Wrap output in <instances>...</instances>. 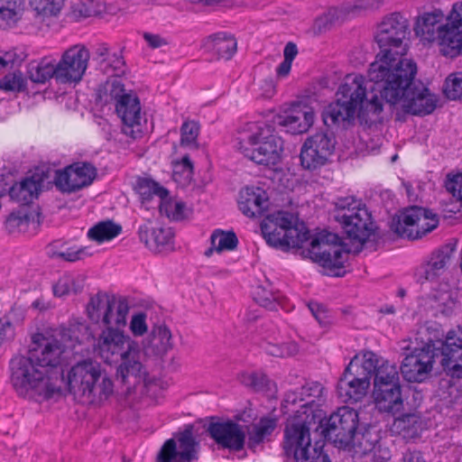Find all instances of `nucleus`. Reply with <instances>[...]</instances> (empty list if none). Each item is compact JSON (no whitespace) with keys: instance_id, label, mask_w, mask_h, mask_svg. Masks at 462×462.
Listing matches in <instances>:
<instances>
[{"instance_id":"obj_29","label":"nucleus","mask_w":462,"mask_h":462,"mask_svg":"<svg viewBox=\"0 0 462 462\" xmlns=\"http://www.w3.org/2000/svg\"><path fill=\"white\" fill-rule=\"evenodd\" d=\"M370 386L367 377L360 375V373L348 371L346 367L337 383V393L344 402H356L366 394Z\"/></svg>"},{"instance_id":"obj_45","label":"nucleus","mask_w":462,"mask_h":462,"mask_svg":"<svg viewBox=\"0 0 462 462\" xmlns=\"http://www.w3.org/2000/svg\"><path fill=\"white\" fill-rule=\"evenodd\" d=\"M122 231L120 225L111 220L102 221L91 227L88 232V236L97 243L110 241L116 237Z\"/></svg>"},{"instance_id":"obj_52","label":"nucleus","mask_w":462,"mask_h":462,"mask_svg":"<svg viewBox=\"0 0 462 462\" xmlns=\"http://www.w3.org/2000/svg\"><path fill=\"white\" fill-rule=\"evenodd\" d=\"M444 93L452 100L462 98V72L452 73L446 79Z\"/></svg>"},{"instance_id":"obj_64","label":"nucleus","mask_w":462,"mask_h":462,"mask_svg":"<svg viewBox=\"0 0 462 462\" xmlns=\"http://www.w3.org/2000/svg\"><path fill=\"white\" fill-rule=\"evenodd\" d=\"M91 10L88 8L85 5H77L73 6L71 11V15L76 20L89 17L91 16Z\"/></svg>"},{"instance_id":"obj_26","label":"nucleus","mask_w":462,"mask_h":462,"mask_svg":"<svg viewBox=\"0 0 462 462\" xmlns=\"http://www.w3.org/2000/svg\"><path fill=\"white\" fill-rule=\"evenodd\" d=\"M140 241L152 253L161 254L173 250L174 233L171 227L154 226L151 221L140 226Z\"/></svg>"},{"instance_id":"obj_39","label":"nucleus","mask_w":462,"mask_h":462,"mask_svg":"<svg viewBox=\"0 0 462 462\" xmlns=\"http://www.w3.org/2000/svg\"><path fill=\"white\" fill-rule=\"evenodd\" d=\"M211 48L219 59L230 60L236 51L237 42L234 36L220 32L211 37Z\"/></svg>"},{"instance_id":"obj_1","label":"nucleus","mask_w":462,"mask_h":462,"mask_svg":"<svg viewBox=\"0 0 462 462\" xmlns=\"http://www.w3.org/2000/svg\"><path fill=\"white\" fill-rule=\"evenodd\" d=\"M129 310L125 298L106 292L92 296L87 306L88 318L106 326L95 343V350L100 358L106 364H117L116 374L123 381L134 377L136 382L145 383L148 374L141 361V346L119 328L126 325Z\"/></svg>"},{"instance_id":"obj_51","label":"nucleus","mask_w":462,"mask_h":462,"mask_svg":"<svg viewBox=\"0 0 462 462\" xmlns=\"http://www.w3.org/2000/svg\"><path fill=\"white\" fill-rule=\"evenodd\" d=\"M101 67L106 74L119 78L125 73V61L120 54L113 53L101 60Z\"/></svg>"},{"instance_id":"obj_24","label":"nucleus","mask_w":462,"mask_h":462,"mask_svg":"<svg viewBox=\"0 0 462 462\" xmlns=\"http://www.w3.org/2000/svg\"><path fill=\"white\" fill-rule=\"evenodd\" d=\"M325 388L318 382H310L299 391L288 392L284 402L289 405H299L300 414H313L317 416L318 408L325 401Z\"/></svg>"},{"instance_id":"obj_11","label":"nucleus","mask_w":462,"mask_h":462,"mask_svg":"<svg viewBox=\"0 0 462 462\" xmlns=\"http://www.w3.org/2000/svg\"><path fill=\"white\" fill-rule=\"evenodd\" d=\"M373 399L381 412L394 414L402 409L403 399L396 365L386 364L377 371L374 379Z\"/></svg>"},{"instance_id":"obj_62","label":"nucleus","mask_w":462,"mask_h":462,"mask_svg":"<svg viewBox=\"0 0 462 462\" xmlns=\"http://www.w3.org/2000/svg\"><path fill=\"white\" fill-rule=\"evenodd\" d=\"M275 83L273 79H265L260 82L259 89L261 96L264 98H271L275 94Z\"/></svg>"},{"instance_id":"obj_21","label":"nucleus","mask_w":462,"mask_h":462,"mask_svg":"<svg viewBox=\"0 0 462 462\" xmlns=\"http://www.w3.org/2000/svg\"><path fill=\"white\" fill-rule=\"evenodd\" d=\"M439 354V362L453 376H462V328L448 332L444 341H434Z\"/></svg>"},{"instance_id":"obj_58","label":"nucleus","mask_w":462,"mask_h":462,"mask_svg":"<svg viewBox=\"0 0 462 462\" xmlns=\"http://www.w3.org/2000/svg\"><path fill=\"white\" fill-rule=\"evenodd\" d=\"M146 315L143 312L132 317L130 322V330L135 337H141L147 331Z\"/></svg>"},{"instance_id":"obj_55","label":"nucleus","mask_w":462,"mask_h":462,"mask_svg":"<svg viewBox=\"0 0 462 462\" xmlns=\"http://www.w3.org/2000/svg\"><path fill=\"white\" fill-rule=\"evenodd\" d=\"M199 132L198 123L185 122L181 126V144L189 147H197V138Z\"/></svg>"},{"instance_id":"obj_13","label":"nucleus","mask_w":462,"mask_h":462,"mask_svg":"<svg viewBox=\"0 0 462 462\" xmlns=\"http://www.w3.org/2000/svg\"><path fill=\"white\" fill-rule=\"evenodd\" d=\"M438 225L436 214L423 208L411 207L392 219L391 229L399 236L418 239L431 232Z\"/></svg>"},{"instance_id":"obj_16","label":"nucleus","mask_w":462,"mask_h":462,"mask_svg":"<svg viewBox=\"0 0 462 462\" xmlns=\"http://www.w3.org/2000/svg\"><path fill=\"white\" fill-rule=\"evenodd\" d=\"M90 55L83 45H74L68 49L56 65V81L61 84L79 83L88 68Z\"/></svg>"},{"instance_id":"obj_27","label":"nucleus","mask_w":462,"mask_h":462,"mask_svg":"<svg viewBox=\"0 0 462 462\" xmlns=\"http://www.w3.org/2000/svg\"><path fill=\"white\" fill-rule=\"evenodd\" d=\"M367 76L369 75L367 74ZM383 101L387 102V98L383 95L381 87L375 80L368 77L365 81V97H362L357 117L365 123L376 121L383 111Z\"/></svg>"},{"instance_id":"obj_56","label":"nucleus","mask_w":462,"mask_h":462,"mask_svg":"<svg viewBox=\"0 0 462 462\" xmlns=\"http://www.w3.org/2000/svg\"><path fill=\"white\" fill-rule=\"evenodd\" d=\"M24 88V79L21 72H13L0 79V88L5 91H21Z\"/></svg>"},{"instance_id":"obj_36","label":"nucleus","mask_w":462,"mask_h":462,"mask_svg":"<svg viewBox=\"0 0 462 462\" xmlns=\"http://www.w3.org/2000/svg\"><path fill=\"white\" fill-rule=\"evenodd\" d=\"M423 426V420L419 414L407 413L393 420L391 430L405 439H412L420 436Z\"/></svg>"},{"instance_id":"obj_57","label":"nucleus","mask_w":462,"mask_h":462,"mask_svg":"<svg viewBox=\"0 0 462 462\" xmlns=\"http://www.w3.org/2000/svg\"><path fill=\"white\" fill-rule=\"evenodd\" d=\"M68 336L76 343L81 344L90 338L91 333L88 325L85 323H76L69 325V328H68Z\"/></svg>"},{"instance_id":"obj_23","label":"nucleus","mask_w":462,"mask_h":462,"mask_svg":"<svg viewBox=\"0 0 462 462\" xmlns=\"http://www.w3.org/2000/svg\"><path fill=\"white\" fill-rule=\"evenodd\" d=\"M208 431L210 438L222 448L240 451L245 447L246 439L245 427L234 420L210 423Z\"/></svg>"},{"instance_id":"obj_9","label":"nucleus","mask_w":462,"mask_h":462,"mask_svg":"<svg viewBox=\"0 0 462 462\" xmlns=\"http://www.w3.org/2000/svg\"><path fill=\"white\" fill-rule=\"evenodd\" d=\"M294 417L288 420L284 430L283 449L287 457L295 462H330L328 456L311 446L310 425L315 419L312 414H300L295 411Z\"/></svg>"},{"instance_id":"obj_44","label":"nucleus","mask_w":462,"mask_h":462,"mask_svg":"<svg viewBox=\"0 0 462 462\" xmlns=\"http://www.w3.org/2000/svg\"><path fill=\"white\" fill-rule=\"evenodd\" d=\"M83 287L84 278L81 275L64 274L53 285V293L58 297L77 294Z\"/></svg>"},{"instance_id":"obj_3","label":"nucleus","mask_w":462,"mask_h":462,"mask_svg":"<svg viewBox=\"0 0 462 462\" xmlns=\"http://www.w3.org/2000/svg\"><path fill=\"white\" fill-rule=\"evenodd\" d=\"M409 22L399 13L385 16L376 26L374 38L379 52L370 64L368 75L373 80H382L398 74L405 83L415 71V62L404 58L408 50Z\"/></svg>"},{"instance_id":"obj_63","label":"nucleus","mask_w":462,"mask_h":462,"mask_svg":"<svg viewBox=\"0 0 462 462\" xmlns=\"http://www.w3.org/2000/svg\"><path fill=\"white\" fill-rule=\"evenodd\" d=\"M143 39L145 40L147 44L150 47L153 48V49L160 48V47L167 44L166 40L162 38L158 34H152V33H150V32H144L143 33Z\"/></svg>"},{"instance_id":"obj_49","label":"nucleus","mask_w":462,"mask_h":462,"mask_svg":"<svg viewBox=\"0 0 462 462\" xmlns=\"http://www.w3.org/2000/svg\"><path fill=\"white\" fill-rule=\"evenodd\" d=\"M264 349L269 355L277 357L292 356L300 351V347L295 341H288L282 344L269 342L264 346Z\"/></svg>"},{"instance_id":"obj_53","label":"nucleus","mask_w":462,"mask_h":462,"mask_svg":"<svg viewBox=\"0 0 462 462\" xmlns=\"http://www.w3.org/2000/svg\"><path fill=\"white\" fill-rule=\"evenodd\" d=\"M49 254L52 258H59L67 262H75L84 258L88 254L87 253L86 247H68L62 250H56L54 245H52L49 250Z\"/></svg>"},{"instance_id":"obj_40","label":"nucleus","mask_w":462,"mask_h":462,"mask_svg":"<svg viewBox=\"0 0 462 462\" xmlns=\"http://www.w3.org/2000/svg\"><path fill=\"white\" fill-rule=\"evenodd\" d=\"M378 440L379 438L376 432L370 429H367L363 432L355 431L353 433V441L345 449L353 448L356 453L365 455L375 448Z\"/></svg>"},{"instance_id":"obj_8","label":"nucleus","mask_w":462,"mask_h":462,"mask_svg":"<svg viewBox=\"0 0 462 462\" xmlns=\"http://www.w3.org/2000/svg\"><path fill=\"white\" fill-rule=\"evenodd\" d=\"M366 79L362 75H347L337 91V100L329 104L322 113L328 126L342 125L357 116L362 97H365Z\"/></svg>"},{"instance_id":"obj_15","label":"nucleus","mask_w":462,"mask_h":462,"mask_svg":"<svg viewBox=\"0 0 462 462\" xmlns=\"http://www.w3.org/2000/svg\"><path fill=\"white\" fill-rule=\"evenodd\" d=\"M194 427L186 425L175 438L165 441L157 455L158 462H191L198 459L199 442L194 436Z\"/></svg>"},{"instance_id":"obj_50","label":"nucleus","mask_w":462,"mask_h":462,"mask_svg":"<svg viewBox=\"0 0 462 462\" xmlns=\"http://www.w3.org/2000/svg\"><path fill=\"white\" fill-rule=\"evenodd\" d=\"M239 380L245 386L252 387L256 391L266 389L270 383L267 376L262 372H244L239 375Z\"/></svg>"},{"instance_id":"obj_37","label":"nucleus","mask_w":462,"mask_h":462,"mask_svg":"<svg viewBox=\"0 0 462 462\" xmlns=\"http://www.w3.org/2000/svg\"><path fill=\"white\" fill-rule=\"evenodd\" d=\"M24 0H0V28L15 25L21 19Z\"/></svg>"},{"instance_id":"obj_33","label":"nucleus","mask_w":462,"mask_h":462,"mask_svg":"<svg viewBox=\"0 0 462 462\" xmlns=\"http://www.w3.org/2000/svg\"><path fill=\"white\" fill-rule=\"evenodd\" d=\"M390 364L380 358L376 354L372 351H362L356 354L346 366L348 371H355L360 373V375H364L370 380L371 375L377 374V371L384 365Z\"/></svg>"},{"instance_id":"obj_10","label":"nucleus","mask_w":462,"mask_h":462,"mask_svg":"<svg viewBox=\"0 0 462 462\" xmlns=\"http://www.w3.org/2000/svg\"><path fill=\"white\" fill-rule=\"evenodd\" d=\"M335 206L336 219L346 236L364 244L374 230V223L365 206L352 196L338 198Z\"/></svg>"},{"instance_id":"obj_30","label":"nucleus","mask_w":462,"mask_h":462,"mask_svg":"<svg viewBox=\"0 0 462 462\" xmlns=\"http://www.w3.org/2000/svg\"><path fill=\"white\" fill-rule=\"evenodd\" d=\"M173 347L172 334L165 325H156L143 341V352L147 356L162 357ZM141 361H143L141 359ZM143 364V362H142Z\"/></svg>"},{"instance_id":"obj_22","label":"nucleus","mask_w":462,"mask_h":462,"mask_svg":"<svg viewBox=\"0 0 462 462\" xmlns=\"http://www.w3.org/2000/svg\"><path fill=\"white\" fill-rule=\"evenodd\" d=\"M314 119V108L307 103L298 102L275 116L273 124L283 127L288 133L299 134L307 132L312 126Z\"/></svg>"},{"instance_id":"obj_54","label":"nucleus","mask_w":462,"mask_h":462,"mask_svg":"<svg viewBox=\"0 0 462 462\" xmlns=\"http://www.w3.org/2000/svg\"><path fill=\"white\" fill-rule=\"evenodd\" d=\"M255 300L260 306L270 310H278L279 308L283 309V302L279 295L273 294L265 291L263 289L259 288L255 292Z\"/></svg>"},{"instance_id":"obj_60","label":"nucleus","mask_w":462,"mask_h":462,"mask_svg":"<svg viewBox=\"0 0 462 462\" xmlns=\"http://www.w3.org/2000/svg\"><path fill=\"white\" fill-rule=\"evenodd\" d=\"M20 60H22V59L14 50L0 52V69L7 67H13Z\"/></svg>"},{"instance_id":"obj_14","label":"nucleus","mask_w":462,"mask_h":462,"mask_svg":"<svg viewBox=\"0 0 462 462\" xmlns=\"http://www.w3.org/2000/svg\"><path fill=\"white\" fill-rule=\"evenodd\" d=\"M421 342L422 346L415 347L402 363L401 372L408 382L420 383L428 378L435 359L439 357L432 338H428L426 342L421 339Z\"/></svg>"},{"instance_id":"obj_43","label":"nucleus","mask_w":462,"mask_h":462,"mask_svg":"<svg viewBox=\"0 0 462 462\" xmlns=\"http://www.w3.org/2000/svg\"><path fill=\"white\" fill-rule=\"evenodd\" d=\"M28 75L31 80L36 83H44L51 78L56 79V65L49 58L38 62L33 61L29 66Z\"/></svg>"},{"instance_id":"obj_46","label":"nucleus","mask_w":462,"mask_h":462,"mask_svg":"<svg viewBox=\"0 0 462 462\" xmlns=\"http://www.w3.org/2000/svg\"><path fill=\"white\" fill-rule=\"evenodd\" d=\"M210 241L211 247L205 253L207 256H210L213 251L220 253L226 250H234L238 243L234 232H224L222 230H215L210 236Z\"/></svg>"},{"instance_id":"obj_42","label":"nucleus","mask_w":462,"mask_h":462,"mask_svg":"<svg viewBox=\"0 0 462 462\" xmlns=\"http://www.w3.org/2000/svg\"><path fill=\"white\" fill-rule=\"evenodd\" d=\"M5 226L10 234L30 233L31 227L35 229L36 226L34 217L23 210L11 213Z\"/></svg>"},{"instance_id":"obj_4","label":"nucleus","mask_w":462,"mask_h":462,"mask_svg":"<svg viewBox=\"0 0 462 462\" xmlns=\"http://www.w3.org/2000/svg\"><path fill=\"white\" fill-rule=\"evenodd\" d=\"M415 33L424 42L436 43L441 55L457 57L462 51V1L446 15L439 8L418 16Z\"/></svg>"},{"instance_id":"obj_18","label":"nucleus","mask_w":462,"mask_h":462,"mask_svg":"<svg viewBox=\"0 0 462 462\" xmlns=\"http://www.w3.org/2000/svg\"><path fill=\"white\" fill-rule=\"evenodd\" d=\"M100 365L98 362L87 358L76 362L66 371L61 372L62 385H65V389L78 402L86 394V391Z\"/></svg>"},{"instance_id":"obj_61","label":"nucleus","mask_w":462,"mask_h":462,"mask_svg":"<svg viewBox=\"0 0 462 462\" xmlns=\"http://www.w3.org/2000/svg\"><path fill=\"white\" fill-rule=\"evenodd\" d=\"M309 308L321 326H327L329 323L327 311L321 305L318 303H311Z\"/></svg>"},{"instance_id":"obj_20","label":"nucleus","mask_w":462,"mask_h":462,"mask_svg":"<svg viewBox=\"0 0 462 462\" xmlns=\"http://www.w3.org/2000/svg\"><path fill=\"white\" fill-rule=\"evenodd\" d=\"M96 176L97 169L91 163L79 162L57 171L54 183L61 192L72 193L89 186Z\"/></svg>"},{"instance_id":"obj_41","label":"nucleus","mask_w":462,"mask_h":462,"mask_svg":"<svg viewBox=\"0 0 462 462\" xmlns=\"http://www.w3.org/2000/svg\"><path fill=\"white\" fill-rule=\"evenodd\" d=\"M126 92L122 79L116 77H111L106 83L100 88L98 92V97L100 101L105 104L115 101L118 103L123 97L128 95Z\"/></svg>"},{"instance_id":"obj_38","label":"nucleus","mask_w":462,"mask_h":462,"mask_svg":"<svg viewBox=\"0 0 462 462\" xmlns=\"http://www.w3.org/2000/svg\"><path fill=\"white\" fill-rule=\"evenodd\" d=\"M158 203L161 214L166 216L169 219L180 221L189 215L186 204L176 198L169 197V194L163 196Z\"/></svg>"},{"instance_id":"obj_2","label":"nucleus","mask_w":462,"mask_h":462,"mask_svg":"<svg viewBox=\"0 0 462 462\" xmlns=\"http://www.w3.org/2000/svg\"><path fill=\"white\" fill-rule=\"evenodd\" d=\"M261 231L266 243L274 248L287 251L290 248L302 249L301 254L310 258L328 271V274L341 276L348 252L337 244L334 234L319 236L311 239L310 247L304 248L310 234L296 215L279 210L268 215L261 223Z\"/></svg>"},{"instance_id":"obj_17","label":"nucleus","mask_w":462,"mask_h":462,"mask_svg":"<svg viewBox=\"0 0 462 462\" xmlns=\"http://www.w3.org/2000/svg\"><path fill=\"white\" fill-rule=\"evenodd\" d=\"M332 134L319 132L308 137L300 149V164L304 169L315 170L327 163L335 150Z\"/></svg>"},{"instance_id":"obj_28","label":"nucleus","mask_w":462,"mask_h":462,"mask_svg":"<svg viewBox=\"0 0 462 462\" xmlns=\"http://www.w3.org/2000/svg\"><path fill=\"white\" fill-rule=\"evenodd\" d=\"M115 393V384L107 372L99 366L90 382L86 394L80 400V403L100 405L109 400Z\"/></svg>"},{"instance_id":"obj_32","label":"nucleus","mask_w":462,"mask_h":462,"mask_svg":"<svg viewBox=\"0 0 462 462\" xmlns=\"http://www.w3.org/2000/svg\"><path fill=\"white\" fill-rule=\"evenodd\" d=\"M42 182L43 178L40 174L26 177L10 189L9 195L12 199L19 203L29 204L38 197Z\"/></svg>"},{"instance_id":"obj_25","label":"nucleus","mask_w":462,"mask_h":462,"mask_svg":"<svg viewBox=\"0 0 462 462\" xmlns=\"http://www.w3.org/2000/svg\"><path fill=\"white\" fill-rule=\"evenodd\" d=\"M116 110L124 124V134L134 139L139 137L142 134L141 125L143 118L140 100L136 94L130 91L127 96L116 104Z\"/></svg>"},{"instance_id":"obj_6","label":"nucleus","mask_w":462,"mask_h":462,"mask_svg":"<svg viewBox=\"0 0 462 462\" xmlns=\"http://www.w3.org/2000/svg\"><path fill=\"white\" fill-rule=\"evenodd\" d=\"M238 149L245 157L257 164L274 166L282 160L283 140L273 124L248 123L240 133Z\"/></svg>"},{"instance_id":"obj_19","label":"nucleus","mask_w":462,"mask_h":462,"mask_svg":"<svg viewBox=\"0 0 462 462\" xmlns=\"http://www.w3.org/2000/svg\"><path fill=\"white\" fill-rule=\"evenodd\" d=\"M357 424L356 411L349 407H340L328 420L327 437L339 448H346L353 441V433L356 430Z\"/></svg>"},{"instance_id":"obj_48","label":"nucleus","mask_w":462,"mask_h":462,"mask_svg":"<svg viewBox=\"0 0 462 462\" xmlns=\"http://www.w3.org/2000/svg\"><path fill=\"white\" fill-rule=\"evenodd\" d=\"M30 5L37 14L51 17L60 13L64 0H30Z\"/></svg>"},{"instance_id":"obj_47","label":"nucleus","mask_w":462,"mask_h":462,"mask_svg":"<svg viewBox=\"0 0 462 462\" xmlns=\"http://www.w3.org/2000/svg\"><path fill=\"white\" fill-rule=\"evenodd\" d=\"M136 190L143 203L151 201L154 198H157L159 202L163 196L168 195L166 189L150 179L139 180L136 184Z\"/></svg>"},{"instance_id":"obj_12","label":"nucleus","mask_w":462,"mask_h":462,"mask_svg":"<svg viewBox=\"0 0 462 462\" xmlns=\"http://www.w3.org/2000/svg\"><path fill=\"white\" fill-rule=\"evenodd\" d=\"M66 346L56 335L49 332L35 333L31 337L27 353L47 374L55 375L62 387L60 370L59 366L64 359Z\"/></svg>"},{"instance_id":"obj_5","label":"nucleus","mask_w":462,"mask_h":462,"mask_svg":"<svg viewBox=\"0 0 462 462\" xmlns=\"http://www.w3.org/2000/svg\"><path fill=\"white\" fill-rule=\"evenodd\" d=\"M9 371L10 383L19 396L45 401L62 394L58 377L47 374L28 353L13 356Z\"/></svg>"},{"instance_id":"obj_35","label":"nucleus","mask_w":462,"mask_h":462,"mask_svg":"<svg viewBox=\"0 0 462 462\" xmlns=\"http://www.w3.org/2000/svg\"><path fill=\"white\" fill-rule=\"evenodd\" d=\"M277 427V420L271 417H263L258 421L246 427L247 446L255 449L259 445L269 439Z\"/></svg>"},{"instance_id":"obj_59","label":"nucleus","mask_w":462,"mask_h":462,"mask_svg":"<svg viewBox=\"0 0 462 462\" xmlns=\"http://www.w3.org/2000/svg\"><path fill=\"white\" fill-rule=\"evenodd\" d=\"M446 189L453 197L462 200V173L448 177Z\"/></svg>"},{"instance_id":"obj_31","label":"nucleus","mask_w":462,"mask_h":462,"mask_svg":"<svg viewBox=\"0 0 462 462\" xmlns=\"http://www.w3.org/2000/svg\"><path fill=\"white\" fill-rule=\"evenodd\" d=\"M238 205L244 215L254 217L267 208L268 195L260 187H245L240 191Z\"/></svg>"},{"instance_id":"obj_7","label":"nucleus","mask_w":462,"mask_h":462,"mask_svg":"<svg viewBox=\"0 0 462 462\" xmlns=\"http://www.w3.org/2000/svg\"><path fill=\"white\" fill-rule=\"evenodd\" d=\"M398 74L400 73H393V78L376 80L383 95L387 98V103L400 105L405 112L412 115H427L433 112L436 108V97L423 86H413L417 65L415 64L413 75L405 83H402Z\"/></svg>"},{"instance_id":"obj_34","label":"nucleus","mask_w":462,"mask_h":462,"mask_svg":"<svg viewBox=\"0 0 462 462\" xmlns=\"http://www.w3.org/2000/svg\"><path fill=\"white\" fill-rule=\"evenodd\" d=\"M449 261V254L447 251H438L430 256L427 263L417 268L415 276L420 282L434 281L440 276Z\"/></svg>"}]
</instances>
